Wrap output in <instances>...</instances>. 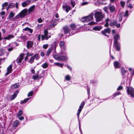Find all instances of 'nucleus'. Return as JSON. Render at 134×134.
<instances>
[{"label":"nucleus","mask_w":134,"mask_h":134,"mask_svg":"<svg viewBox=\"0 0 134 134\" xmlns=\"http://www.w3.org/2000/svg\"><path fill=\"white\" fill-rule=\"evenodd\" d=\"M104 16V14L100 12H96L94 14V17L97 21L102 20Z\"/></svg>","instance_id":"1"},{"label":"nucleus","mask_w":134,"mask_h":134,"mask_svg":"<svg viewBox=\"0 0 134 134\" xmlns=\"http://www.w3.org/2000/svg\"><path fill=\"white\" fill-rule=\"evenodd\" d=\"M54 58L55 59L60 61H64L68 59V58L67 56H59L57 55H53Z\"/></svg>","instance_id":"2"},{"label":"nucleus","mask_w":134,"mask_h":134,"mask_svg":"<svg viewBox=\"0 0 134 134\" xmlns=\"http://www.w3.org/2000/svg\"><path fill=\"white\" fill-rule=\"evenodd\" d=\"M26 13H27V9H24L16 16L15 18L16 19L21 18L24 17L25 16Z\"/></svg>","instance_id":"3"},{"label":"nucleus","mask_w":134,"mask_h":134,"mask_svg":"<svg viewBox=\"0 0 134 134\" xmlns=\"http://www.w3.org/2000/svg\"><path fill=\"white\" fill-rule=\"evenodd\" d=\"M44 34L41 35V40H47L51 37L50 36L48 35V32L47 30H44L43 31Z\"/></svg>","instance_id":"4"},{"label":"nucleus","mask_w":134,"mask_h":134,"mask_svg":"<svg viewBox=\"0 0 134 134\" xmlns=\"http://www.w3.org/2000/svg\"><path fill=\"white\" fill-rule=\"evenodd\" d=\"M127 92L128 95L130 94L132 97H134V90L132 87H128Z\"/></svg>","instance_id":"5"},{"label":"nucleus","mask_w":134,"mask_h":134,"mask_svg":"<svg viewBox=\"0 0 134 134\" xmlns=\"http://www.w3.org/2000/svg\"><path fill=\"white\" fill-rule=\"evenodd\" d=\"M85 105V103L84 102H82L81 103L80 105L79 106V107L78 109L77 115V116L78 118L79 117L81 111L83 107Z\"/></svg>","instance_id":"6"},{"label":"nucleus","mask_w":134,"mask_h":134,"mask_svg":"<svg viewBox=\"0 0 134 134\" xmlns=\"http://www.w3.org/2000/svg\"><path fill=\"white\" fill-rule=\"evenodd\" d=\"M24 55V53H22L18 57L16 60V62L17 63L19 64L21 63Z\"/></svg>","instance_id":"7"},{"label":"nucleus","mask_w":134,"mask_h":134,"mask_svg":"<svg viewBox=\"0 0 134 134\" xmlns=\"http://www.w3.org/2000/svg\"><path fill=\"white\" fill-rule=\"evenodd\" d=\"M110 29L109 28L105 29L104 30V31H101V33L103 35L107 36H108L106 34V33H108V34H110Z\"/></svg>","instance_id":"8"},{"label":"nucleus","mask_w":134,"mask_h":134,"mask_svg":"<svg viewBox=\"0 0 134 134\" xmlns=\"http://www.w3.org/2000/svg\"><path fill=\"white\" fill-rule=\"evenodd\" d=\"M35 8V5H33L30 7L28 10H27V14H29L33 12Z\"/></svg>","instance_id":"9"},{"label":"nucleus","mask_w":134,"mask_h":134,"mask_svg":"<svg viewBox=\"0 0 134 134\" xmlns=\"http://www.w3.org/2000/svg\"><path fill=\"white\" fill-rule=\"evenodd\" d=\"M94 14L91 13L89 15L87 16H86V21L88 22L92 20L93 19Z\"/></svg>","instance_id":"10"},{"label":"nucleus","mask_w":134,"mask_h":134,"mask_svg":"<svg viewBox=\"0 0 134 134\" xmlns=\"http://www.w3.org/2000/svg\"><path fill=\"white\" fill-rule=\"evenodd\" d=\"M63 10L65 11L66 13H68L69 10H70L71 9V7L68 5H63Z\"/></svg>","instance_id":"11"},{"label":"nucleus","mask_w":134,"mask_h":134,"mask_svg":"<svg viewBox=\"0 0 134 134\" xmlns=\"http://www.w3.org/2000/svg\"><path fill=\"white\" fill-rule=\"evenodd\" d=\"M31 2L30 0H26L22 3V5L23 7H25L30 4Z\"/></svg>","instance_id":"12"},{"label":"nucleus","mask_w":134,"mask_h":134,"mask_svg":"<svg viewBox=\"0 0 134 134\" xmlns=\"http://www.w3.org/2000/svg\"><path fill=\"white\" fill-rule=\"evenodd\" d=\"M12 70V65H10L8 68L7 69V72L5 74L6 75H8V74L11 72V71Z\"/></svg>","instance_id":"13"},{"label":"nucleus","mask_w":134,"mask_h":134,"mask_svg":"<svg viewBox=\"0 0 134 134\" xmlns=\"http://www.w3.org/2000/svg\"><path fill=\"white\" fill-rule=\"evenodd\" d=\"M114 66L115 68H118L121 66L120 64L117 61H115L114 63Z\"/></svg>","instance_id":"14"},{"label":"nucleus","mask_w":134,"mask_h":134,"mask_svg":"<svg viewBox=\"0 0 134 134\" xmlns=\"http://www.w3.org/2000/svg\"><path fill=\"white\" fill-rule=\"evenodd\" d=\"M33 43L32 42L28 41L27 42V47L28 49L31 48L33 46Z\"/></svg>","instance_id":"15"},{"label":"nucleus","mask_w":134,"mask_h":134,"mask_svg":"<svg viewBox=\"0 0 134 134\" xmlns=\"http://www.w3.org/2000/svg\"><path fill=\"white\" fill-rule=\"evenodd\" d=\"M18 91H16L12 95V96L10 97V100H13L16 97L18 94L19 93Z\"/></svg>","instance_id":"16"},{"label":"nucleus","mask_w":134,"mask_h":134,"mask_svg":"<svg viewBox=\"0 0 134 134\" xmlns=\"http://www.w3.org/2000/svg\"><path fill=\"white\" fill-rule=\"evenodd\" d=\"M111 21V20L107 18L105 20V22H106L105 24H104V26L105 27H107L109 26V24L110 23Z\"/></svg>","instance_id":"17"},{"label":"nucleus","mask_w":134,"mask_h":134,"mask_svg":"<svg viewBox=\"0 0 134 134\" xmlns=\"http://www.w3.org/2000/svg\"><path fill=\"white\" fill-rule=\"evenodd\" d=\"M64 33L65 34H66L68 33L70 31V30L69 28L67 26H65L64 27Z\"/></svg>","instance_id":"18"},{"label":"nucleus","mask_w":134,"mask_h":134,"mask_svg":"<svg viewBox=\"0 0 134 134\" xmlns=\"http://www.w3.org/2000/svg\"><path fill=\"white\" fill-rule=\"evenodd\" d=\"M59 46L61 49L64 50L65 49V46L63 41H62L60 42Z\"/></svg>","instance_id":"19"},{"label":"nucleus","mask_w":134,"mask_h":134,"mask_svg":"<svg viewBox=\"0 0 134 134\" xmlns=\"http://www.w3.org/2000/svg\"><path fill=\"white\" fill-rule=\"evenodd\" d=\"M115 46V47L116 50L118 51H120V44L119 43H114Z\"/></svg>","instance_id":"20"},{"label":"nucleus","mask_w":134,"mask_h":134,"mask_svg":"<svg viewBox=\"0 0 134 134\" xmlns=\"http://www.w3.org/2000/svg\"><path fill=\"white\" fill-rule=\"evenodd\" d=\"M114 43L118 42V40L119 39L120 36L118 34L116 35L115 36H114Z\"/></svg>","instance_id":"21"},{"label":"nucleus","mask_w":134,"mask_h":134,"mask_svg":"<svg viewBox=\"0 0 134 134\" xmlns=\"http://www.w3.org/2000/svg\"><path fill=\"white\" fill-rule=\"evenodd\" d=\"M102 29V27L101 26H98L94 27L93 28V30L95 31H100Z\"/></svg>","instance_id":"22"},{"label":"nucleus","mask_w":134,"mask_h":134,"mask_svg":"<svg viewBox=\"0 0 134 134\" xmlns=\"http://www.w3.org/2000/svg\"><path fill=\"white\" fill-rule=\"evenodd\" d=\"M15 14L13 12H11L10 13L8 17L7 18V19L9 20L12 18L14 15Z\"/></svg>","instance_id":"23"},{"label":"nucleus","mask_w":134,"mask_h":134,"mask_svg":"<svg viewBox=\"0 0 134 134\" xmlns=\"http://www.w3.org/2000/svg\"><path fill=\"white\" fill-rule=\"evenodd\" d=\"M14 36L13 35H8L7 36L3 38V39H5L6 40H9L11 39L12 38H14Z\"/></svg>","instance_id":"24"},{"label":"nucleus","mask_w":134,"mask_h":134,"mask_svg":"<svg viewBox=\"0 0 134 134\" xmlns=\"http://www.w3.org/2000/svg\"><path fill=\"white\" fill-rule=\"evenodd\" d=\"M108 8L111 13H113L114 11L115 8L113 6L109 5L108 7Z\"/></svg>","instance_id":"25"},{"label":"nucleus","mask_w":134,"mask_h":134,"mask_svg":"<svg viewBox=\"0 0 134 134\" xmlns=\"http://www.w3.org/2000/svg\"><path fill=\"white\" fill-rule=\"evenodd\" d=\"M19 86V84L18 83H16L13 85L11 86L12 89H15L18 87Z\"/></svg>","instance_id":"26"},{"label":"nucleus","mask_w":134,"mask_h":134,"mask_svg":"<svg viewBox=\"0 0 134 134\" xmlns=\"http://www.w3.org/2000/svg\"><path fill=\"white\" fill-rule=\"evenodd\" d=\"M5 52V50L3 48H0V56L3 55Z\"/></svg>","instance_id":"27"},{"label":"nucleus","mask_w":134,"mask_h":134,"mask_svg":"<svg viewBox=\"0 0 134 134\" xmlns=\"http://www.w3.org/2000/svg\"><path fill=\"white\" fill-rule=\"evenodd\" d=\"M41 78V77H39L38 74H36L35 75H33L32 77L33 79L34 80L39 79Z\"/></svg>","instance_id":"28"},{"label":"nucleus","mask_w":134,"mask_h":134,"mask_svg":"<svg viewBox=\"0 0 134 134\" xmlns=\"http://www.w3.org/2000/svg\"><path fill=\"white\" fill-rule=\"evenodd\" d=\"M30 99V98H27L21 101L20 102V103L21 104H23L24 103H26Z\"/></svg>","instance_id":"29"},{"label":"nucleus","mask_w":134,"mask_h":134,"mask_svg":"<svg viewBox=\"0 0 134 134\" xmlns=\"http://www.w3.org/2000/svg\"><path fill=\"white\" fill-rule=\"evenodd\" d=\"M23 30L25 31H29L31 34L32 32V30L28 27H26L25 29H23Z\"/></svg>","instance_id":"30"},{"label":"nucleus","mask_w":134,"mask_h":134,"mask_svg":"<svg viewBox=\"0 0 134 134\" xmlns=\"http://www.w3.org/2000/svg\"><path fill=\"white\" fill-rule=\"evenodd\" d=\"M116 23L117 21H114L112 22L111 21V22L110 23L109 25L111 26H115L116 25Z\"/></svg>","instance_id":"31"},{"label":"nucleus","mask_w":134,"mask_h":134,"mask_svg":"<svg viewBox=\"0 0 134 134\" xmlns=\"http://www.w3.org/2000/svg\"><path fill=\"white\" fill-rule=\"evenodd\" d=\"M19 122L18 120H16L13 123V125L14 127H16L18 125Z\"/></svg>","instance_id":"32"},{"label":"nucleus","mask_w":134,"mask_h":134,"mask_svg":"<svg viewBox=\"0 0 134 134\" xmlns=\"http://www.w3.org/2000/svg\"><path fill=\"white\" fill-rule=\"evenodd\" d=\"M121 71L123 77H124V76L125 75V74L126 73V71L123 68L121 69Z\"/></svg>","instance_id":"33"},{"label":"nucleus","mask_w":134,"mask_h":134,"mask_svg":"<svg viewBox=\"0 0 134 134\" xmlns=\"http://www.w3.org/2000/svg\"><path fill=\"white\" fill-rule=\"evenodd\" d=\"M52 48H50L47 51L46 55L47 56H48L51 54V52Z\"/></svg>","instance_id":"34"},{"label":"nucleus","mask_w":134,"mask_h":134,"mask_svg":"<svg viewBox=\"0 0 134 134\" xmlns=\"http://www.w3.org/2000/svg\"><path fill=\"white\" fill-rule=\"evenodd\" d=\"M70 27L73 30H75L76 28V26L74 24H72L70 25Z\"/></svg>","instance_id":"35"},{"label":"nucleus","mask_w":134,"mask_h":134,"mask_svg":"<svg viewBox=\"0 0 134 134\" xmlns=\"http://www.w3.org/2000/svg\"><path fill=\"white\" fill-rule=\"evenodd\" d=\"M48 64L46 63H45L42 65V66L43 68H47L48 66Z\"/></svg>","instance_id":"36"},{"label":"nucleus","mask_w":134,"mask_h":134,"mask_svg":"<svg viewBox=\"0 0 134 134\" xmlns=\"http://www.w3.org/2000/svg\"><path fill=\"white\" fill-rule=\"evenodd\" d=\"M23 114V111L22 110H19L17 113V117L21 116Z\"/></svg>","instance_id":"37"},{"label":"nucleus","mask_w":134,"mask_h":134,"mask_svg":"<svg viewBox=\"0 0 134 134\" xmlns=\"http://www.w3.org/2000/svg\"><path fill=\"white\" fill-rule=\"evenodd\" d=\"M71 78V77L69 75H66L65 77V79L66 80L69 81L70 80Z\"/></svg>","instance_id":"38"},{"label":"nucleus","mask_w":134,"mask_h":134,"mask_svg":"<svg viewBox=\"0 0 134 134\" xmlns=\"http://www.w3.org/2000/svg\"><path fill=\"white\" fill-rule=\"evenodd\" d=\"M54 64L55 65L58 66H60L62 68L63 66V64L62 63H54Z\"/></svg>","instance_id":"39"},{"label":"nucleus","mask_w":134,"mask_h":134,"mask_svg":"<svg viewBox=\"0 0 134 134\" xmlns=\"http://www.w3.org/2000/svg\"><path fill=\"white\" fill-rule=\"evenodd\" d=\"M34 57V56H33L31 58L29 61V62L31 64L33 62L34 60L35 59Z\"/></svg>","instance_id":"40"},{"label":"nucleus","mask_w":134,"mask_h":134,"mask_svg":"<svg viewBox=\"0 0 134 134\" xmlns=\"http://www.w3.org/2000/svg\"><path fill=\"white\" fill-rule=\"evenodd\" d=\"M14 6L15 4H14L12 3H11L9 4L8 5V7L10 8H12L14 7Z\"/></svg>","instance_id":"41"},{"label":"nucleus","mask_w":134,"mask_h":134,"mask_svg":"<svg viewBox=\"0 0 134 134\" xmlns=\"http://www.w3.org/2000/svg\"><path fill=\"white\" fill-rule=\"evenodd\" d=\"M34 58H36V60L38 59L39 58V55L38 54H36L34 56Z\"/></svg>","instance_id":"42"},{"label":"nucleus","mask_w":134,"mask_h":134,"mask_svg":"<svg viewBox=\"0 0 134 134\" xmlns=\"http://www.w3.org/2000/svg\"><path fill=\"white\" fill-rule=\"evenodd\" d=\"M120 94H121V93H120V92H118L116 93H114L113 94V96L114 97H116V96H117L118 95Z\"/></svg>","instance_id":"43"},{"label":"nucleus","mask_w":134,"mask_h":134,"mask_svg":"<svg viewBox=\"0 0 134 134\" xmlns=\"http://www.w3.org/2000/svg\"><path fill=\"white\" fill-rule=\"evenodd\" d=\"M81 21L83 22H87L86 18V16L82 18L81 19Z\"/></svg>","instance_id":"44"},{"label":"nucleus","mask_w":134,"mask_h":134,"mask_svg":"<svg viewBox=\"0 0 134 134\" xmlns=\"http://www.w3.org/2000/svg\"><path fill=\"white\" fill-rule=\"evenodd\" d=\"M33 94V92L32 91H30L27 94V96L28 97L31 96Z\"/></svg>","instance_id":"45"},{"label":"nucleus","mask_w":134,"mask_h":134,"mask_svg":"<svg viewBox=\"0 0 134 134\" xmlns=\"http://www.w3.org/2000/svg\"><path fill=\"white\" fill-rule=\"evenodd\" d=\"M120 3L121 6L123 7H124L125 5V2H124L123 1H121L120 2Z\"/></svg>","instance_id":"46"},{"label":"nucleus","mask_w":134,"mask_h":134,"mask_svg":"<svg viewBox=\"0 0 134 134\" xmlns=\"http://www.w3.org/2000/svg\"><path fill=\"white\" fill-rule=\"evenodd\" d=\"M43 26V24H38L37 25V29H40Z\"/></svg>","instance_id":"47"},{"label":"nucleus","mask_w":134,"mask_h":134,"mask_svg":"<svg viewBox=\"0 0 134 134\" xmlns=\"http://www.w3.org/2000/svg\"><path fill=\"white\" fill-rule=\"evenodd\" d=\"M103 10L106 13H108V8L107 7H104L103 8Z\"/></svg>","instance_id":"48"},{"label":"nucleus","mask_w":134,"mask_h":134,"mask_svg":"<svg viewBox=\"0 0 134 134\" xmlns=\"http://www.w3.org/2000/svg\"><path fill=\"white\" fill-rule=\"evenodd\" d=\"M71 4L72 5L73 7H74L75 5L74 1L72 0H71Z\"/></svg>","instance_id":"49"},{"label":"nucleus","mask_w":134,"mask_h":134,"mask_svg":"<svg viewBox=\"0 0 134 134\" xmlns=\"http://www.w3.org/2000/svg\"><path fill=\"white\" fill-rule=\"evenodd\" d=\"M43 20L41 18H39L37 19V22L39 23H41L43 22Z\"/></svg>","instance_id":"50"},{"label":"nucleus","mask_w":134,"mask_h":134,"mask_svg":"<svg viewBox=\"0 0 134 134\" xmlns=\"http://www.w3.org/2000/svg\"><path fill=\"white\" fill-rule=\"evenodd\" d=\"M107 0H98L97 2L98 3H99V4H102V3L100 2V1H105Z\"/></svg>","instance_id":"51"},{"label":"nucleus","mask_w":134,"mask_h":134,"mask_svg":"<svg viewBox=\"0 0 134 134\" xmlns=\"http://www.w3.org/2000/svg\"><path fill=\"white\" fill-rule=\"evenodd\" d=\"M122 14H120L119 15V20L120 21H121L122 20Z\"/></svg>","instance_id":"52"},{"label":"nucleus","mask_w":134,"mask_h":134,"mask_svg":"<svg viewBox=\"0 0 134 134\" xmlns=\"http://www.w3.org/2000/svg\"><path fill=\"white\" fill-rule=\"evenodd\" d=\"M124 16H128V11L127 10H126L125 12V14L124 15Z\"/></svg>","instance_id":"53"},{"label":"nucleus","mask_w":134,"mask_h":134,"mask_svg":"<svg viewBox=\"0 0 134 134\" xmlns=\"http://www.w3.org/2000/svg\"><path fill=\"white\" fill-rule=\"evenodd\" d=\"M48 45L47 44L44 45L43 46V48L44 49H46L48 47Z\"/></svg>","instance_id":"54"},{"label":"nucleus","mask_w":134,"mask_h":134,"mask_svg":"<svg viewBox=\"0 0 134 134\" xmlns=\"http://www.w3.org/2000/svg\"><path fill=\"white\" fill-rule=\"evenodd\" d=\"M122 88H123V87L122 86H120L118 87V88L117 89V90L119 91V90H121L122 89Z\"/></svg>","instance_id":"55"},{"label":"nucleus","mask_w":134,"mask_h":134,"mask_svg":"<svg viewBox=\"0 0 134 134\" xmlns=\"http://www.w3.org/2000/svg\"><path fill=\"white\" fill-rule=\"evenodd\" d=\"M8 4V3L7 2H6L4 3L2 5L3 7H6Z\"/></svg>","instance_id":"56"},{"label":"nucleus","mask_w":134,"mask_h":134,"mask_svg":"<svg viewBox=\"0 0 134 134\" xmlns=\"http://www.w3.org/2000/svg\"><path fill=\"white\" fill-rule=\"evenodd\" d=\"M19 120H21L24 119V117L23 116H21L19 117H18Z\"/></svg>","instance_id":"57"},{"label":"nucleus","mask_w":134,"mask_h":134,"mask_svg":"<svg viewBox=\"0 0 134 134\" xmlns=\"http://www.w3.org/2000/svg\"><path fill=\"white\" fill-rule=\"evenodd\" d=\"M5 14V12L4 11L1 12L0 13V15H3Z\"/></svg>","instance_id":"58"},{"label":"nucleus","mask_w":134,"mask_h":134,"mask_svg":"<svg viewBox=\"0 0 134 134\" xmlns=\"http://www.w3.org/2000/svg\"><path fill=\"white\" fill-rule=\"evenodd\" d=\"M128 7L129 8H130L131 9L133 7L132 5L131 4H129L128 5Z\"/></svg>","instance_id":"59"},{"label":"nucleus","mask_w":134,"mask_h":134,"mask_svg":"<svg viewBox=\"0 0 134 134\" xmlns=\"http://www.w3.org/2000/svg\"><path fill=\"white\" fill-rule=\"evenodd\" d=\"M40 55L41 56L43 57L45 55V54L42 51L41 52Z\"/></svg>","instance_id":"60"},{"label":"nucleus","mask_w":134,"mask_h":134,"mask_svg":"<svg viewBox=\"0 0 134 134\" xmlns=\"http://www.w3.org/2000/svg\"><path fill=\"white\" fill-rule=\"evenodd\" d=\"M88 2H84L82 3V5H86L88 4Z\"/></svg>","instance_id":"61"},{"label":"nucleus","mask_w":134,"mask_h":134,"mask_svg":"<svg viewBox=\"0 0 134 134\" xmlns=\"http://www.w3.org/2000/svg\"><path fill=\"white\" fill-rule=\"evenodd\" d=\"M18 4L19 3L17 2L16 3H15V5L16 9H18Z\"/></svg>","instance_id":"62"},{"label":"nucleus","mask_w":134,"mask_h":134,"mask_svg":"<svg viewBox=\"0 0 134 134\" xmlns=\"http://www.w3.org/2000/svg\"><path fill=\"white\" fill-rule=\"evenodd\" d=\"M117 28H119L120 26V24H116V25H115Z\"/></svg>","instance_id":"63"},{"label":"nucleus","mask_w":134,"mask_h":134,"mask_svg":"<svg viewBox=\"0 0 134 134\" xmlns=\"http://www.w3.org/2000/svg\"><path fill=\"white\" fill-rule=\"evenodd\" d=\"M68 68L70 71H71L72 70L70 66L68 65L67 66Z\"/></svg>","instance_id":"64"}]
</instances>
